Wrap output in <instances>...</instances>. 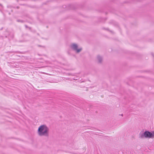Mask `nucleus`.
Instances as JSON below:
<instances>
[{
  "label": "nucleus",
  "instance_id": "1",
  "mask_svg": "<svg viewBox=\"0 0 154 154\" xmlns=\"http://www.w3.org/2000/svg\"><path fill=\"white\" fill-rule=\"evenodd\" d=\"M49 128L45 125H42L38 127L37 133L40 136L48 137L49 135Z\"/></svg>",
  "mask_w": 154,
  "mask_h": 154
},
{
  "label": "nucleus",
  "instance_id": "2",
  "mask_svg": "<svg viewBox=\"0 0 154 154\" xmlns=\"http://www.w3.org/2000/svg\"><path fill=\"white\" fill-rule=\"evenodd\" d=\"M145 137L146 138H154V131L150 132L148 131H146L143 133H142L140 136L141 138Z\"/></svg>",
  "mask_w": 154,
  "mask_h": 154
},
{
  "label": "nucleus",
  "instance_id": "3",
  "mask_svg": "<svg viewBox=\"0 0 154 154\" xmlns=\"http://www.w3.org/2000/svg\"><path fill=\"white\" fill-rule=\"evenodd\" d=\"M78 47L77 45L75 43L72 44L71 46V48L74 51H75L77 53H79L82 50V48H81L78 49Z\"/></svg>",
  "mask_w": 154,
  "mask_h": 154
},
{
  "label": "nucleus",
  "instance_id": "4",
  "mask_svg": "<svg viewBox=\"0 0 154 154\" xmlns=\"http://www.w3.org/2000/svg\"><path fill=\"white\" fill-rule=\"evenodd\" d=\"M97 59L99 63H101L103 60L102 57L100 55H98L97 56Z\"/></svg>",
  "mask_w": 154,
  "mask_h": 154
},
{
  "label": "nucleus",
  "instance_id": "5",
  "mask_svg": "<svg viewBox=\"0 0 154 154\" xmlns=\"http://www.w3.org/2000/svg\"><path fill=\"white\" fill-rule=\"evenodd\" d=\"M17 21L18 22H20L22 23H23L24 22V21L23 20H17Z\"/></svg>",
  "mask_w": 154,
  "mask_h": 154
},
{
  "label": "nucleus",
  "instance_id": "6",
  "mask_svg": "<svg viewBox=\"0 0 154 154\" xmlns=\"http://www.w3.org/2000/svg\"><path fill=\"white\" fill-rule=\"evenodd\" d=\"M25 26L26 28H29V27L27 25H25Z\"/></svg>",
  "mask_w": 154,
  "mask_h": 154
},
{
  "label": "nucleus",
  "instance_id": "7",
  "mask_svg": "<svg viewBox=\"0 0 154 154\" xmlns=\"http://www.w3.org/2000/svg\"><path fill=\"white\" fill-rule=\"evenodd\" d=\"M151 54L152 55V56H153V57H154V55L153 53H151Z\"/></svg>",
  "mask_w": 154,
  "mask_h": 154
},
{
  "label": "nucleus",
  "instance_id": "8",
  "mask_svg": "<svg viewBox=\"0 0 154 154\" xmlns=\"http://www.w3.org/2000/svg\"><path fill=\"white\" fill-rule=\"evenodd\" d=\"M17 9H19L20 7L19 6H17L16 7Z\"/></svg>",
  "mask_w": 154,
  "mask_h": 154
},
{
  "label": "nucleus",
  "instance_id": "9",
  "mask_svg": "<svg viewBox=\"0 0 154 154\" xmlns=\"http://www.w3.org/2000/svg\"><path fill=\"white\" fill-rule=\"evenodd\" d=\"M38 46H39V47H44V46H42L41 45H38Z\"/></svg>",
  "mask_w": 154,
  "mask_h": 154
},
{
  "label": "nucleus",
  "instance_id": "10",
  "mask_svg": "<svg viewBox=\"0 0 154 154\" xmlns=\"http://www.w3.org/2000/svg\"><path fill=\"white\" fill-rule=\"evenodd\" d=\"M29 28V29L30 30V29H31V27H29V28Z\"/></svg>",
  "mask_w": 154,
  "mask_h": 154
},
{
  "label": "nucleus",
  "instance_id": "11",
  "mask_svg": "<svg viewBox=\"0 0 154 154\" xmlns=\"http://www.w3.org/2000/svg\"><path fill=\"white\" fill-rule=\"evenodd\" d=\"M0 6H1L2 7H3L2 5L1 4H0Z\"/></svg>",
  "mask_w": 154,
  "mask_h": 154
},
{
  "label": "nucleus",
  "instance_id": "12",
  "mask_svg": "<svg viewBox=\"0 0 154 154\" xmlns=\"http://www.w3.org/2000/svg\"><path fill=\"white\" fill-rule=\"evenodd\" d=\"M20 5H25V4H20Z\"/></svg>",
  "mask_w": 154,
  "mask_h": 154
},
{
  "label": "nucleus",
  "instance_id": "13",
  "mask_svg": "<svg viewBox=\"0 0 154 154\" xmlns=\"http://www.w3.org/2000/svg\"><path fill=\"white\" fill-rule=\"evenodd\" d=\"M106 29V30H109L108 29Z\"/></svg>",
  "mask_w": 154,
  "mask_h": 154
},
{
  "label": "nucleus",
  "instance_id": "14",
  "mask_svg": "<svg viewBox=\"0 0 154 154\" xmlns=\"http://www.w3.org/2000/svg\"><path fill=\"white\" fill-rule=\"evenodd\" d=\"M69 75H72L71 74L69 73Z\"/></svg>",
  "mask_w": 154,
  "mask_h": 154
},
{
  "label": "nucleus",
  "instance_id": "15",
  "mask_svg": "<svg viewBox=\"0 0 154 154\" xmlns=\"http://www.w3.org/2000/svg\"><path fill=\"white\" fill-rule=\"evenodd\" d=\"M121 116H123V114H122L121 115Z\"/></svg>",
  "mask_w": 154,
  "mask_h": 154
},
{
  "label": "nucleus",
  "instance_id": "16",
  "mask_svg": "<svg viewBox=\"0 0 154 154\" xmlns=\"http://www.w3.org/2000/svg\"><path fill=\"white\" fill-rule=\"evenodd\" d=\"M17 2H18V0H17Z\"/></svg>",
  "mask_w": 154,
  "mask_h": 154
}]
</instances>
